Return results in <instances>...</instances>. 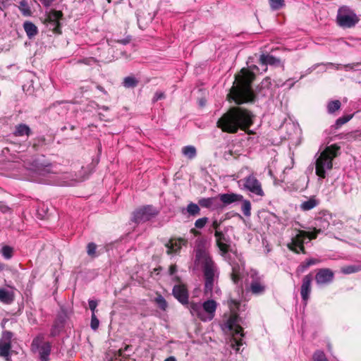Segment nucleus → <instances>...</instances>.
Segmentation results:
<instances>
[{
	"label": "nucleus",
	"mask_w": 361,
	"mask_h": 361,
	"mask_svg": "<svg viewBox=\"0 0 361 361\" xmlns=\"http://www.w3.org/2000/svg\"><path fill=\"white\" fill-rule=\"evenodd\" d=\"M253 114L249 110L236 106L231 107L217 121V127L228 133H236L239 129L252 134L249 128L253 124Z\"/></svg>",
	"instance_id": "nucleus-1"
},
{
	"label": "nucleus",
	"mask_w": 361,
	"mask_h": 361,
	"mask_svg": "<svg viewBox=\"0 0 361 361\" xmlns=\"http://www.w3.org/2000/svg\"><path fill=\"white\" fill-rule=\"evenodd\" d=\"M255 78V75L252 71L242 68L235 75L233 86L228 94V99L233 100L237 104L253 102L255 96L251 85Z\"/></svg>",
	"instance_id": "nucleus-2"
},
{
	"label": "nucleus",
	"mask_w": 361,
	"mask_h": 361,
	"mask_svg": "<svg viewBox=\"0 0 361 361\" xmlns=\"http://www.w3.org/2000/svg\"><path fill=\"white\" fill-rule=\"evenodd\" d=\"M195 257L202 266L204 279V293H212L219 276V268L211 257L202 250H197Z\"/></svg>",
	"instance_id": "nucleus-3"
},
{
	"label": "nucleus",
	"mask_w": 361,
	"mask_h": 361,
	"mask_svg": "<svg viewBox=\"0 0 361 361\" xmlns=\"http://www.w3.org/2000/svg\"><path fill=\"white\" fill-rule=\"evenodd\" d=\"M340 147L331 145L325 147L320 153H317L315 160V173L319 178H325L328 171L333 168V160L340 154Z\"/></svg>",
	"instance_id": "nucleus-4"
},
{
	"label": "nucleus",
	"mask_w": 361,
	"mask_h": 361,
	"mask_svg": "<svg viewBox=\"0 0 361 361\" xmlns=\"http://www.w3.org/2000/svg\"><path fill=\"white\" fill-rule=\"evenodd\" d=\"M217 303L212 299L207 300L203 303L190 302L188 310L191 315L202 322H209L215 316Z\"/></svg>",
	"instance_id": "nucleus-5"
},
{
	"label": "nucleus",
	"mask_w": 361,
	"mask_h": 361,
	"mask_svg": "<svg viewBox=\"0 0 361 361\" xmlns=\"http://www.w3.org/2000/svg\"><path fill=\"white\" fill-rule=\"evenodd\" d=\"M240 317L235 314H231L226 321V327L233 333L231 347L236 353L240 352V347L243 345V329L239 324Z\"/></svg>",
	"instance_id": "nucleus-6"
},
{
	"label": "nucleus",
	"mask_w": 361,
	"mask_h": 361,
	"mask_svg": "<svg viewBox=\"0 0 361 361\" xmlns=\"http://www.w3.org/2000/svg\"><path fill=\"white\" fill-rule=\"evenodd\" d=\"M359 18L356 13L347 6H343L338 10L336 22L343 28L354 27L358 22Z\"/></svg>",
	"instance_id": "nucleus-7"
},
{
	"label": "nucleus",
	"mask_w": 361,
	"mask_h": 361,
	"mask_svg": "<svg viewBox=\"0 0 361 361\" xmlns=\"http://www.w3.org/2000/svg\"><path fill=\"white\" fill-rule=\"evenodd\" d=\"M332 215L327 211H322L317 214L314 219L312 227L313 231L310 232V238L315 239L317 235L324 232L330 225Z\"/></svg>",
	"instance_id": "nucleus-8"
},
{
	"label": "nucleus",
	"mask_w": 361,
	"mask_h": 361,
	"mask_svg": "<svg viewBox=\"0 0 361 361\" xmlns=\"http://www.w3.org/2000/svg\"><path fill=\"white\" fill-rule=\"evenodd\" d=\"M246 284L249 285V290L254 295H261L266 290V286L262 276L255 269H251L248 272Z\"/></svg>",
	"instance_id": "nucleus-9"
},
{
	"label": "nucleus",
	"mask_w": 361,
	"mask_h": 361,
	"mask_svg": "<svg viewBox=\"0 0 361 361\" xmlns=\"http://www.w3.org/2000/svg\"><path fill=\"white\" fill-rule=\"evenodd\" d=\"M159 211L152 205H146L133 213L132 221L135 224L144 223L157 216Z\"/></svg>",
	"instance_id": "nucleus-10"
},
{
	"label": "nucleus",
	"mask_w": 361,
	"mask_h": 361,
	"mask_svg": "<svg viewBox=\"0 0 361 361\" xmlns=\"http://www.w3.org/2000/svg\"><path fill=\"white\" fill-rule=\"evenodd\" d=\"M240 182L243 183V188L251 193L260 197L264 195L262 185L255 175L250 174L241 179Z\"/></svg>",
	"instance_id": "nucleus-11"
},
{
	"label": "nucleus",
	"mask_w": 361,
	"mask_h": 361,
	"mask_svg": "<svg viewBox=\"0 0 361 361\" xmlns=\"http://www.w3.org/2000/svg\"><path fill=\"white\" fill-rule=\"evenodd\" d=\"M305 237L310 238V232L298 231V233L291 238V241L287 244L288 248L295 253H299L300 251L305 253L304 238Z\"/></svg>",
	"instance_id": "nucleus-12"
},
{
	"label": "nucleus",
	"mask_w": 361,
	"mask_h": 361,
	"mask_svg": "<svg viewBox=\"0 0 361 361\" xmlns=\"http://www.w3.org/2000/svg\"><path fill=\"white\" fill-rule=\"evenodd\" d=\"M314 279L319 287L328 286L334 281V272L329 268L319 269L316 273Z\"/></svg>",
	"instance_id": "nucleus-13"
},
{
	"label": "nucleus",
	"mask_w": 361,
	"mask_h": 361,
	"mask_svg": "<svg viewBox=\"0 0 361 361\" xmlns=\"http://www.w3.org/2000/svg\"><path fill=\"white\" fill-rule=\"evenodd\" d=\"M42 343V337H37L32 342V349H38L40 361H49L51 353V344L49 342Z\"/></svg>",
	"instance_id": "nucleus-14"
},
{
	"label": "nucleus",
	"mask_w": 361,
	"mask_h": 361,
	"mask_svg": "<svg viewBox=\"0 0 361 361\" xmlns=\"http://www.w3.org/2000/svg\"><path fill=\"white\" fill-rule=\"evenodd\" d=\"M214 236L216 238V245L219 249L221 255L226 258L228 252L231 251L230 238L226 235L222 231L214 232Z\"/></svg>",
	"instance_id": "nucleus-15"
},
{
	"label": "nucleus",
	"mask_w": 361,
	"mask_h": 361,
	"mask_svg": "<svg viewBox=\"0 0 361 361\" xmlns=\"http://www.w3.org/2000/svg\"><path fill=\"white\" fill-rule=\"evenodd\" d=\"M13 334L11 331H4L0 338V357H3L6 361L10 360V351L11 349V339Z\"/></svg>",
	"instance_id": "nucleus-16"
},
{
	"label": "nucleus",
	"mask_w": 361,
	"mask_h": 361,
	"mask_svg": "<svg viewBox=\"0 0 361 361\" xmlns=\"http://www.w3.org/2000/svg\"><path fill=\"white\" fill-rule=\"evenodd\" d=\"M173 296L183 305H187L188 308L190 302L188 301V292L184 285H175L173 288Z\"/></svg>",
	"instance_id": "nucleus-17"
},
{
	"label": "nucleus",
	"mask_w": 361,
	"mask_h": 361,
	"mask_svg": "<svg viewBox=\"0 0 361 361\" xmlns=\"http://www.w3.org/2000/svg\"><path fill=\"white\" fill-rule=\"evenodd\" d=\"M198 204L203 208H207L212 210L223 209V205L219 201V196L201 198L198 200Z\"/></svg>",
	"instance_id": "nucleus-18"
},
{
	"label": "nucleus",
	"mask_w": 361,
	"mask_h": 361,
	"mask_svg": "<svg viewBox=\"0 0 361 361\" xmlns=\"http://www.w3.org/2000/svg\"><path fill=\"white\" fill-rule=\"evenodd\" d=\"M312 281V276L310 274L305 275L302 281L300 287V295L302 301L306 304L310 298L311 293V283Z\"/></svg>",
	"instance_id": "nucleus-19"
},
{
	"label": "nucleus",
	"mask_w": 361,
	"mask_h": 361,
	"mask_svg": "<svg viewBox=\"0 0 361 361\" xmlns=\"http://www.w3.org/2000/svg\"><path fill=\"white\" fill-rule=\"evenodd\" d=\"M63 14L61 11L51 10L47 15V20L52 26V30L54 32L60 33L61 27L59 20L61 18Z\"/></svg>",
	"instance_id": "nucleus-20"
},
{
	"label": "nucleus",
	"mask_w": 361,
	"mask_h": 361,
	"mask_svg": "<svg viewBox=\"0 0 361 361\" xmlns=\"http://www.w3.org/2000/svg\"><path fill=\"white\" fill-rule=\"evenodd\" d=\"M240 262H231L230 264L232 268L231 274V279L232 281L238 285L242 279L243 273L244 271V262L239 259Z\"/></svg>",
	"instance_id": "nucleus-21"
},
{
	"label": "nucleus",
	"mask_w": 361,
	"mask_h": 361,
	"mask_svg": "<svg viewBox=\"0 0 361 361\" xmlns=\"http://www.w3.org/2000/svg\"><path fill=\"white\" fill-rule=\"evenodd\" d=\"M219 198L224 208L225 206L243 200V195L233 192L224 193L219 194Z\"/></svg>",
	"instance_id": "nucleus-22"
},
{
	"label": "nucleus",
	"mask_w": 361,
	"mask_h": 361,
	"mask_svg": "<svg viewBox=\"0 0 361 361\" xmlns=\"http://www.w3.org/2000/svg\"><path fill=\"white\" fill-rule=\"evenodd\" d=\"M259 62L262 65H270L274 66H279L281 65V61L279 59L270 55L262 54L259 56Z\"/></svg>",
	"instance_id": "nucleus-23"
},
{
	"label": "nucleus",
	"mask_w": 361,
	"mask_h": 361,
	"mask_svg": "<svg viewBox=\"0 0 361 361\" xmlns=\"http://www.w3.org/2000/svg\"><path fill=\"white\" fill-rule=\"evenodd\" d=\"M200 207L199 204L190 202L186 207L181 209V213L183 214H185L187 213L188 216H197L200 214Z\"/></svg>",
	"instance_id": "nucleus-24"
},
{
	"label": "nucleus",
	"mask_w": 361,
	"mask_h": 361,
	"mask_svg": "<svg viewBox=\"0 0 361 361\" xmlns=\"http://www.w3.org/2000/svg\"><path fill=\"white\" fill-rule=\"evenodd\" d=\"M31 129L27 125L21 123L16 126L13 135L16 137H28L31 134Z\"/></svg>",
	"instance_id": "nucleus-25"
},
{
	"label": "nucleus",
	"mask_w": 361,
	"mask_h": 361,
	"mask_svg": "<svg viewBox=\"0 0 361 361\" xmlns=\"http://www.w3.org/2000/svg\"><path fill=\"white\" fill-rule=\"evenodd\" d=\"M14 300L13 293L4 288L0 289V301L5 304H11Z\"/></svg>",
	"instance_id": "nucleus-26"
},
{
	"label": "nucleus",
	"mask_w": 361,
	"mask_h": 361,
	"mask_svg": "<svg viewBox=\"0 0 361 361\" xmlns=\"http://www.w3.org/2000/svg\"><path fill=\"white\" fill-rule=\"evenodd\" d=\"M24 30L27 35V37L31 39L35 37L37 34V26L30 21H26L23 24Z\"/></svg>",
	"instance_id": "nucleus-27"
},
{
	"label": "nucleus",
	"mask_w": 361,
	"mask_h": 361,
	"mask_svg": "<svg viewBox=\"0 0 361 361\" xmlns=\"http://www.w3.org/2000/svg\"><path fill=\"white\" fill-rule=\"evenodd\" d=\"M319 200L314 197H311L306 201H304L300 204V209L302 211H309L316 207L319 204Z\"/></svg>",
	"instance_id": "nucleus-28"
},
{
	"label": "nucleus",
	"mask_w": 361,
	"mask_h": 361,
	"mask_svg": "<svg viewBox=\"0 0 361 361\" xmlns=\"http://www.w3.org/2000/svg\"><path fill=\"white\" fill-rule=\"evenodd\" d=\"M361 271V266L357 264H350L341 268V272L343 274H350Z\"/></svg>",
	"instance_id": "nucleus-29"
},
{
	"label": "nucleus",
	"mask_w": 361,
	"mask_h": 361,
	"mask_svg": "<svg viewBox=\"0 0 361 361\" xmlns=\"http://www.w3.org/2000/svg\"><path fill=\"white\" fill-rule=\"evenodd\" d=\"M139 83L137 79H136L134 76H128L123 79V85L126 88H133L135 87Z\"/></svg>",
	"instance_id": "nucleus-30"
},
{
	"label": "nucleus",
	"mask_w": 361,
	"mask_h": 361,
	"mask_svg": "<svg viewBox=\"0 0 361 361\" xmlns=\"http://www.w3.org/2000/svg\"><path fill=\"white\" fill-rule=\"evenodd\" d=\"M182 152L185 157H187L190 159L195 158L197 154L195 147L192 145H188L184 147L182 149Z\"/></svg>",
	"instance_id": "nucleus-31"
},
{
	"label": "nucleus",
	"mask_w": 361,
	"mask_h": 361,
	"mask_svg": "<svg viewBox=\"0 0 361 361\" xmlns=\"http://www.w3.org/2000/svg\"><path fill=\"white\" fill-rule=\"evenodd\" d=\"M353 118V115H346L338 118L334 125L331 126L334 130H337L341 128L343 124L348 122Z\"/></svg>",
	"instance_id": "nucleus-32"
},
{
	"label": "nucleus",
	"mask_w": 361,
	"mask_h": 361,
	"mask_svg": "<svg viewBox=\"0 0 361 361\" xmlns=\"http://www.w3.org/2000/svg\"><path fill=\"white\" fill-rule=\"evenodd\" d=\"M319 261L317 259H314V258H310V259H307L305 262H303L302 263H301L299 267H298V271H301V272H303L304 271H305L307 268H309L310 266L312 265H314V264H316L319 262Z\"/></svg>",
	"instance_id": "nucleus-33"
},
{
	"label": "nucleus",
	"mask_w": 361,
	"mask_h": 361,
	"mask_svg": "<svg viewBox=\"0 0 361 361\" xmlns=\"http://www.w3.org/2000/svg\"><path fill=\"white\" fill-rule=\"evenodd\" d=\"M0 253L6 259H10L13 255V248L8 245H4L0 250Z\"/></svg>",
	"instance_id": "nucleus-34"
},
{
	"label": "nucleus",
	"mask_w": 361,
	"mask_h": 361,
	"mask_svg": "<svg viewBox=\"0 0 361 361\" xmlns=\"http://www.w3.org/2000/svg\"><path fill=\"white\" fill-rule=\"evenodd\" d=\"M241 210L245 216H250L251 215V203L248 200H244L243 197Z\"/></svg>",
	"instance_id": "nucleus-35"
},
{
	"label": "nucleus",
	"mask_w": 361,
	"mask_h": 361,
	"mask_svg": "<svg viewBox=\"0 0 361 361\" xmlns=\"http://www.w3.org/2000/svg\"><path fill=\"white\" fill-rule=\"evenodd\" d=\"M166 246L167 247L166 252L169 255L178 252L181 247L180 244L176 242L173 243L172 240L166 243Z\"/></svg>",
	"instance_id": "nucleus-36"
},
{
	"label": "nucleus",
	"mask_w": 361,
	"mask_h": 361,
	"mask_svg": "<svg viewBox=\"0 0 361 361\" xmlns=\"http://www.w3.org/2000/svg\"><path fill=\"white\" fill-rule=\"evenodd\" d=\"M341 102L339 100L331 101L328 103L327 110L329 114H334L341 108Z\"/></svg>",
	"instance_id": "nucleus-37"
},
{
	"label": "nucleus",
	"mask_w": 361,
	"mask_h": 361,
	"mask_svg": "<svg viewBox=\"0 0 361 361\" xmlns=\"http://www.w3.org/2000/svg\"><path fill=\"white\" fill-rule=\"evenodd\" d=\"M271 8L277 11L285 6L284 0H269Z\"/></svg>",
	"instance_id": "nucleus-38"
},
{
	"label": "nucleus",
	"mask_w": 361,
	"mask_h": 361,
	"mask_svg": "<svg viewBox=\"0 0 361 361\" xmlns=\"http://www.w3.org/2000/svg\"><path fill=\"white\" fill-rule=\"evenodd\" d=\"M312 359L314 361H328L325 353L320 350H317L314 353Z\"/></svg>",
	"instance_id": "nucleus-39"
},
{
	"label": "nucleus",
	"mask_w": 361,
	"mask_h": 361,
	"mask_svg": "<svg viewBox=\"0 0 361 361\" xmlns=\"http://www.w3.org/2000/svg\"><path fill=\"white\" fill-rule=\"evenodd\" d=\"M97 245L94 243H89L87 245V253L91 257H95L97 255H96Z\"/></svg>",
	"instance_id": "nucleus-40"
},
{
	"label": "nucleus",
	"mask_w": 361,
	"mask_h": 361,
	"mask_svg": "<svg viewBox=\"0 0 361 361\" xmlns=\"http://www.w3.org/2000/svg\"><path fill=\"white\" fill-rule=\"evenodd\" d=\"M155 302L157 304V305L159 306V307L160 309H161L162 310H165L166 309V307H167V302H166V300L164 299V298L162 295H159L155 298Z\"/></svg>",
	"instance_id": "nucleus-41"
},
{
	"label": "nucleus",
	"mask_w": 361,
	"mask_h": 361,
	"mask_svg": "<svg viewBox=\"0 0 361 361\" xmlns=\"http://www.w3.org/2000/svg\"><path fill=\"white\" fill-rule=\"evenodd\" d=\"M208 221H209V219L207 217L204 216V217L200 218L195 221V228H197L198 229H201L206 226Z\"/></svg>",
	"instance_id": "nucleus-42"
},
{
	"label": "nucleus",
	"mask_w": 361,
	"mask_h": 361,
	"mask_svg": "<svg viewBox=\"0 0 361 361\" xmlns=\"http://www.w3.org/2000/svg\"><path fill=\"white\" fill-rule=\"evenodd\" d=\"M19 8L24 15L30 14V7L28 6L27 3L25 1H20Z\"/></svg>",
	"instance_id": "nucleus-43"
},
{
	"label": "nucleus",
	"mask_w": 361,
	"mask_h": 361,
	"mask_svg": "<svg viewBox=\"0 0 361 361\" xmlns=\"http://www.w3.org/2000/svg\"><path fill=\"white\" fill-rule=\"evenodd\" d=\"M99 325V321L96 317L95 314H92L90 326L92 330L96 331Z\"/></svg>",
	"instance_id": "nucleus-44"
},
{
	"label": "nucleus",
	"mask_w": 361,
	"mask_h": 361,
	"mask_svg": "<svg viewBox=\"0 0 361 361\" xmlns=\"http://www.w3.org/2000/svg\"><path fill=\"white\" fill-rule=\"evenodd\" d=\"M165 98V94L162 92H156L152 99V102H157V101Z\"/></svg>",
	"instance_id": "nucleus-45"
},
{
	"label": "nucleus",
	"mask_w": 361,
	"mask_h": 361,
	"mask_svg": "<svg viewBox=\"0 0 361 361\" xmlns=\"http://www.w3.org/2000/svg\"><path fill=\"white\" fill-rule=\"evenodd\" d=\"M88 303H89V307H90V310L92 311V314H95V311H96V309H97V307L98 305L97 301L94 300H89Z\"/></svg>",
	"instance_id": "nucleus-46"
},
{
	"label": "nucleus",
	"mask_w": 361,
	"mask_h": 361,
	"mask_svg": "<svg viewBox=\"0 0 361 361\" xmlns=\"http://www.w3.org/2000/svg\"><path fill=\"white\" fill-rule=\"evenodd\" d=\"M0 211L3 213L11 212V208L5 204L4 202H0Z\"/></svg>",
	"instance_id": "nucleus-47"
},
{
	"label": "nucleus",
	"mask_w": 361,
	"mask_h": 361,
	"mask_svg": "<svg viewBox=\"0 0 361 361\" xmlns=\"http://www.w3.org/2000/svg\"><path fill=\"white\" fill-rule=\"evenodd\" d=\"M220 225H221V221H219L217 219H214L212 223V228L215 231V232L220 231H219Z\"/></svg>",
	"instance_id": "nucleus-48"
},
{
	"label": "nucleus",
	"mask_w": 361,
	"mask_h": 361,
	"mask_svg": "<svg viewBox=\"0 0 361 361\" xmlns=\"http://www.w3.org/2000/svg\"><path fill=\"white\" fill-rule=\"evenodd\" d=\"M360 64L359 63H348L344 66L345 71L353 70L358 67Z\"/></svg>",
	"instance_id": "nucleus-49"
},
{
	"label": "nucleus",
	"mask_w": 361,
	"mask_h": 361,
	"mask_svg": "<svg viewBox=\"0 0 361 361\" xmlns=\"http://www.w3.org/2000/svg\"><path fill=\"white\" fill-rule=\"evenodd\" d=\"M295 82H291V79H288L285 82H283L282 85L281 84H279L278 83L277 84V86H284V85H287L288 86V89H290L293 85H294Z\"/></svg>",
	"instance_id": "nucleus-50"
},
{
	"label": "nucleus",
	"mask_w": 361,
	"mask_h": 361,
	"mask_svg": "<svg viewBox=\"0 0 361 361\" xmlns=\"http://www.w3.org/2000/svg\"><path fill=\"white\" fill-rule=\"evenodd\" d=\"M262 85L264 87H269V86L271 85V78H269V77H267L266 78H264V80L262 81Z\"/></svg>",
	"instance_id": "nucleus-51"
},
{
	"label": "nucleus",
	"mask_w": 361,
	"mask_h": 361,
	"mask_svg": "<svg viewBox=\"0 0 361 361\" xmlns=\"http://www.w3.org/2000/svg\"><path fill=\"white\" fill-rule=\"evenodd\" d=\"M56 328H57V325H56V324H54L51 330V336H56L58 334V331H57Z\"/></svg>",
	"instance_id": "nucleus-52"
},
{
	"label": "nucleus",
	"mask_w": 361,
	"mask_h": 361,
	"mask_svg": "<svg viewBox=\"0 0 361 361\" xmlns=\"http://www.w3.org/2000/svg\"><path fill=\"white\" fill-rule=\"evenodd\" d=\"M55 0H40L41 3L46 7H49Z\"/></svg>",
	"instance_id": "nucleus-53"
},
{
	"label": "nucleus",
	"mask_w": 361,
	"mask_h": 361,
	"mask_svg": "<svg viewBox=\"0 0 361 361\" xmlns=\"http://www.w3.org/2000/svg\"><path fill=\"white\" fill-rule=\"evenodd\" d=\"M177 271V267L176 265H171L169 269L170 275H173Z\"/></svg>",
	"instance_id": "nucleus-54"
},
{
	"label": "nucleus",
	"mask_w": 361,
	"mask_h": 361,
	"mask_svg": "<svg viewBox=\"0 0 361 361\" xmlns=\"http://www.w3.org/2000/svg\"><path fill=\"white\" fill-rule=\"evenodd\" d=\"M66 102H65V101L56 102L54 103L51 106H49V109L56 108L60 104H61L63 103H66Z\"/></svg>",
	"instance_id": "nucleus-55"
},
{
	"label": "nucleus",
	"mask_w": 361,
	"mask_h": 361,
	"mask_svg": "<svg viewBox=\"0 0 361 361\" xmlns=\"http://www.w3.org/2000/svg\"><path fill=\"white\" fill-rule=\"evenodd\" d=\"M94 60L92 58L83 59L82 61H80L79 62L84 63L85 64H90V62L94 61Z\"/></svg>",
	"instance_id": "nucleus-56"
},
{
	"label": "nucleus",
	"mask_w": 361,
	"mask_h": 361,
	"mask_svg": "<svg viewBox=\"0 0 361 361\" xmlns=\"http://www.w3.org/2000/svg\"><path fill=\"white\" fill-rule=\"evenodd\" d=\"M118 43L122 44H127L130 42V39L126 38L118 41Z\"/></svg>",
	"instance_id": "nucleus-57"
},
{
	"label": "nucleus",
	"mask_w": 361,
	"mask_h": 361,
	"mask_svg": "<svg viewBox=\"0 0 361 361\" xmlns=\"http://www.w3.org/2000/svg\"><path fill=\"white\" fill-rule=\"evenodd\" d=\"M6 267L5 264L0 262V272L3 271L6 269Z\"/></svg>",
	"instance_id": "nucleus-58"
},
{
	"label": "nucleus",
	"mask_w": 361,
	"mask_h": 361,
	"mask_svg": "<svg viewBox=\"0 0 361 361\" xmlns=\"http://www.w3.org/2000/svg\"><path fill=\"white\" fill-rule=\"evenodd\" d=\"M164 361H176V360L174 357H169L166 358Z\"/></svg>",
	"instance_id": "nucleus-59"
},
{
	"label": "nucleus",
	"mask_w": 361,
	"mask_h": 361,
	"mask_svg": "<svg viewBox=\"0 0 361 361\" xmlns=\"http://www.w3.org/2000/svg\"><path fill=\"white\" fill-rule=\"evenodd\" d=\"M123 348H121L118 350V356H123Z\"/></svg>",
	"instance_id": "nucleus-60"
},
{
	"label": "nucleus",
	"mask_w": 361,
	"mask_h": 361,
	"mask_svg": "<svg viewBox=\"0 0 361 361\" xmlns=\"http://www.w3.org/2000/svg\"><path fill=\"white\" fill-rule=\"evenodd\" d=\"M328 65H330V66H335L336 69H338L339 68V64H334V63H329Z\"/></svg>",
	"instance_id": "nucleus-61"
},
{
	"label": "nucleus",
	"mask_w": 361,
	"mask_h": 361,
	"mask_svg": "<svg viewBox=\"0 0 361 361\" xmlns=\"http://www.w3.org/2000/svg\"><path fill=\"white\" fill-rule=\"evenodd\" d=\"M97 89H98V90H100L101 92H104V93L106 92H105V90H104V87H102V86H100V85H98V86H97Z\"/></svg>",
	"instance_id": "nucleus-62"
},
{
	"label": "nucleus",
	"mask_w": 361,
	"mask_h": 361,
	"mask_svg": "<svg viewBox=\"0 0 361 361\" xmlns=\"http://www.w3.org/2000/svg\"><path fill=\"white\" fill-rule=\"evenodd\" d=\"M130 345H126V346L124 347V348H123V352H124V351H127V350L129 349V348H130Z\"/></svg>",
	"instance_id": "nucleus-63"
},
{
	"label": "nucleus",
	"mask_w": 361,
	"mask_h": 361,
	"mask_svg": "<svg viewBox=\"0 0 361 361\" xmlns=\"http://www.w3.org/2000/svg\"><path fill=\"white\" fill-rule=\"evenodd\" d=\"M191 232L193 233L194 234H196L197 233L194 228L191 229Z\"/></svg>",
	"instance_id": "nucleus-64"
}]
</instances>
